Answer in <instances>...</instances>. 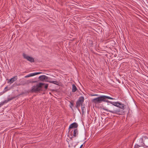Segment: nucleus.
Listing matches in <instances>:
<instances>
[{
  "label": "nucleus",
  "instance_id": "nucleus-11",
  "mask_svg": "<svg viewBox=\"0 0 148 148\" xmlns=\"http://www.w3.org/2000/svg\"><path fill=\"white\" fill-rule=\"evenodd\" d=\"M103 109L104 110H105L106 111L110 112H111V113H113V114L117 113L118 112H119L118 111L116 110H109L108 109L104 108H103Z\"/></svg>",
  "mask_w": 148,
  "mask_h": 148
},
{
  "label": "nucleus",
  "instance_id": "nucleus-2",
  "mask_svg": "<svg viewBox=\"0 0 148 148\" xmlns=\"http://www.w3.org/2000/svg\"><path fill=\"white\" fill-rule=\"evenodd\" d=\"M44 84V83H40L37 84L35 86H33L32 87V91L33 92H35L41 90L42 88V86Z\"/></svg>",
  "mask_w": 148,
  "mask_h": 148
},
{
  "label": "nucleus",
  "instance_id": "nucleus-6",
  "mask_svg": "<svg viewBox=\"0 0 148 148\" xmlns=\"http://www.w3.org/2000/svg\"><path fill=\"white\" fill-rule=\"evenodd\" d=\"M41 72H36V73H29V74L25 76V78H27L29 77H32L33 76H34L35 75H37L38 74H40L41 73Z\"/></svg>",
  "mask_w": 148,
  "mask_h": 148
},
{
  "label": "nucleus",
  "instance_id": "nucleus-5",
  "mask_svg": "<svg viewBox=\"0 0 148 148\" xmlns=\"http://www.w3.org/2000/svg\"><path fill=\"white\" fill-rule=\"evenodd\" d=\"M23 56L24 58L26 59L27 60L31 62H34V58L28 56L25 53H23Z\"/></svg>",
  "mask_w": 148,
  "mask_h": 148
},
{
  "label": "nucleus",
  "instance_id": "nucleus-13",
  "mask_svg": "<svg viewBox=\"0 0 148 148\" xmlns=\"http://www.w3.org/2000/svg\"><path fill=\"white\" fill-rule=\"evenodd\" d=\"M77 89L74 84L72 85V91L73 92H75L77 90Z\"/></svg>",
  "mask_w": 148,
  "mask_h": 148
},
{
  "label": "nucleus",
  "instance_id": "nucleus-20",
  "mask_svg": "<svg viewBox=\"0 0 148 148\" xmlns=\"http://www.w3.org/2000/svg\"><path fill=\"white\" fill-rule=\"evenodd\" d=\"M48 85L47 84H45V89H47L48 87Z\"/></svg>",
  "mask_w": 148,
  "mask_h": 148
},
{
  "label": "nucleus",
  "instance_id": "nucleus-10",
  "mask_svg": "<svg viewBox=\"0 0 148 148\" xmlns=\"http://www.w3.org/2000/svg\"><path fill=\"white\" fill-rule=\"evenodd\" d=\"M144 145L146 146V148H148V138L144 136Z\"/></svg>",
  "mask_w": 148,
  "mask_h": 148
},
{
  "label": "nucleus",
  "instance_id": "nucleus-17",
  "mask_svg": "<svg viewBox=\"0 0 148 148\" xmlns=\"http://www.w3.org/2000/svg\"><path fill=\"white\" fill-rule=\"evenodd\" d=\"M82 114H83L85 112V108L84 107H82Z\"/></svg>",
  "mask_w": 148,
  "mask_h": 148
},
{
  "label": "nucleus",
  "instance_id": "nucleus-1",
  "mask_svg": "<svg viewBox=\"0 0 148 148\" xmlns=\"http://www.w3.org/2000/svg\"><path fill=\"white\" fill-rule=\"evenodd\" d=\"M107 99L114 100V98L111 97H110L104 95H100L99 97L92 99V101L95 103H100L102 102H109L108 101L106 100Z\"/></svg>",
  "mask_w": 148,
  "mask_h": 148
},
{
  "label": "nucleus",
  "instance_id": "nucleus-9",
  "mask_svg": "<svg viewBox=\"0 0 148 148\" xmlns=\"http://www.w3.org/2000/svg\"><path fill=\"white\" fill-rule=\"evenodd\" d=\"M78 124L77 123L74 122L71 124L69 126V128L70 129L73 128H76L78 127Z\"/></svg>",
  "mask_w": 148,
  "mask_h": 148
},
{
  "label": "nucleus",
  "instance_id": "nucleus-23",
  "mask_svg": "<svg viewBox=\"0 0 148 148\" xmlns=\"http://www.w3.org/2000/svg\"><path fill=\"white\" fill-rule=\"evenodd\" d=\"M8 87H6L5 88V89H6V88H7Z\"/></svg>",
  "mask_w": 148,
  "mask_h": 148
},
{
  "label": "nucleus",
  "instance_id": "nucleus-7",
  "mask_svg": "<svg viewBox=\"0 0 148 148\" xmlns=\"http://www.w3.org/2000/svg\"><path fill=\"white\" fill-rule=\"evenodd\" d=\"M144 136L143 137L141 138H140L138 141V143L137 144H139V145L143 146L144 145Z\"/></svg>",
  "mask_w": 148,
  "mask_h": 148
},
{
  "label": "nucleus",
  "instance_id": "nucleus-22",
  "mask_svg": "<svg viewBox=\"0 0 148 148\" xmlns=\"http://www.w3.org/2000/svg\"><path fill=\"white\" fill-rule=\"evenodd\" d=\"M82 146H83V145L82 144V145L80 146V147L79 148H81L82 147Z\"/></svg>",
  "mask_w": 148,
  "mask_h": 148
},
{
  "label": "nucleus",
  "instance_id": "nucleus-14",
  "mask_svg": "<svg viewBox=\"0 0 148 148\" xmlns=\"http://www.w3.org/2000/svg\"><path fill=\"white\" fill-rule=\"evenodd\" d=\"M47 82L50 83H52L57 85H58L59 84L58 82L56 81H48Z\"/></svg>",
  "mask_w": 148,
  "mask_h": 148
},
{
  "label": "nucleus",
  "instance_id": "nucleus-4",
  "mask_svg": "<svg viewBox=\"0 0 148 148\" xmlns=\"http://www.w3.org/2000/svg\"><path fill=\"white\" fill-rule=\"evenodd\" d=\"M84 98L83 97H80L76 103V106L77 108H79L81 106H82L84 102Z\"/></svg>",
  "mask_w": 148,
  "mask_h": 148
},
{
  "label": "nucleus",
  "instance_id": "nucleus-3",
  "mask_svg": "<svg viewBox=\"0 0 148 148\" xmlns=\"http://www.w3.org/2000/svg\"><path fill=\"white\" fill-rule=\"evenodd\" d=\"M73 131V135L72 136V133L70 134V132H69V135H68L69 137L71 140L72 139L75 137L77 136L78 134V131L77 129H76L74 130H72V131Z\"/></svg>",
  "mask_w": 148,
  "mask_h": 148
},
{
  "label": "nucleus",
  "instance_id": "nucleus-15",
  "mask_svg": "<svg viewBox=\"0 0 148 148\" xmlns=\"http://www.w3.org/2000/svg\"><path fill=\"white\" fill-rule=\"evenodd\" d=\"M118 105L119 106H118L117 107H119L123 109H124L125 105L123 104L119 103V104H118Z\"/></svg>",
  "mask_w": 148,
  "mask_h": 148
},
{
  "label": "nucleus",
  "instance_id": "nucleus-24",
  "mask_svg": "<svg viewBox=\"0 0 148 148\" xmlns=\"http://www.w3.org/2000/svg\"><path fill=\"white\" fill-rule=\"evenodd\" d=\"M2 94V93H1V94H0V96Z\"/></svg>",
  "mask_w": 148,
  "mask_h": 148
},
{
  "label": "nucleus",
  "instance_id": "nucleus-12",
  "mask_svg": "<svg viewBox=\"0 0 148 148\" xmlns=\"http://www.w3.org/2000/svg\"><path fill=\"white\" fill-rule=\"evenodd\" d=\"M48 77L45 75H42L39 77V79L41 81H43L45 79H47Z\"/></svg>",
  "mask_w": 148,
  "mask_h": 148
},
{
  "label": "nucleus",
  "instance_id": "nucleus-18",
  "mask_svg": "<svg viewBox=\"0 0 148 148\" xmlns=\"http://www.w3.org/2000/svg\"><path fill=\"white\" fill-rule=\"evenodd\" d=\"M4 102L3 101V102H1L0 103V108L3 105V104H4Z\"/></svg>",
  "mask_w": 148,
  "mask_h": 148
},
{
  "label": "nucleus",
  "instance_id": "nucleus-8",
  "mask_svg": "<svg viewBox=\"0 0 148 148\" xmlns=\"http://www.w3.org/2000/svg\"><path fill=\"white\" fill-rule=\"evenodd\" d=\"M17 79V76H15L9 80L8 82V83H10V84H12L13 82L16 81Z\"/></svg>",
  "mask_w": 148,
  "mask_h": 148
},
{
  "label": "nucleus",
  "instance_id": "nucleus-19",
  "mask_svg": "<svg viewBox=\"0 0 148 148\" xmlns=\"http://www.w3.org/2000/svg\"><path fill=\"white\" fill-rule=\"evenodd\" d=\"M99 95L98 94H91L90 95V96H98Z\"/></svg>",
  "mask_w": 148,
  "mask_h": 148
},
{
  "label": "nucleus",
  "instance_id": "nucleus-21",
  "mask_svg": "<svg viewBox=\"0 0 148 148\" xmlns=\"http://www.w3.org/2000/svg\"><path fill=\"white\" fill-rule=\"evenodd\" d=\"M14 98V97H12L10 99H8V101H9V100H11L12 99H13Z\"/></svg>",
  "mask_w": 148,
  "mask_h": 148
},
{
  "label": "nucleus",
  "instance_id": "nucleus-16",
  "mask_svg": "<svg viewBox=\"0 0 148 148\" xmlns=\"http://www.w3.org/2000/svg\"><path fill=\"white\" fill-rule=\"evenodd\" d=\"M110 102L111 103L114 105L115 106L118 107V104H119V102Z\"/></svg>",
  "mask_w": 148,
  "mask_h": 148
}]
</instances>
